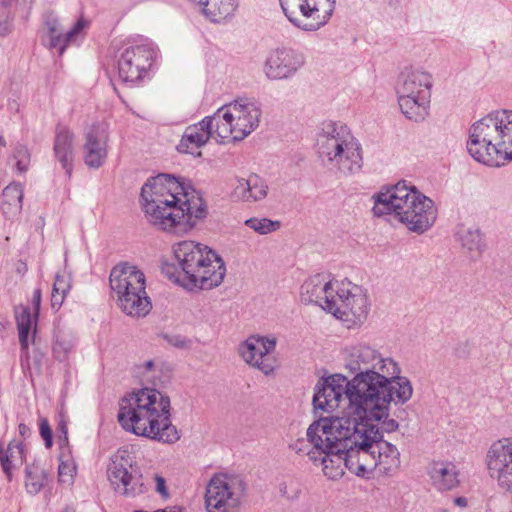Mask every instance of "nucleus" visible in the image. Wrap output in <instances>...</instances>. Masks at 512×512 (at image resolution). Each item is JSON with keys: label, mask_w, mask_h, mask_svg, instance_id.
I'll return each instance as SVG.
<instances>
[{"label": "nucleus", "mask_w": 512, "mask_h": 512, "mask_svg": "<svg viewBox=\"0 0 512 512\" xmlns=\"http://www.w3.org/2000/svg\"><path fill=\"white\" fill-rule=\"evenodd\" d=\"M382 421L355 415L322 422L309 431L315 450L310 460L322 466L329 479H340L347 468L358 477L369 479L374 471L393 475L400 466L397 447L383 440Z\"/></svg>", "instance_id": "1"}, {"label": "nucleus", "mask_w": 512, "mask_h": 512, "mask_svg": "<svg viewBox=\"0 0 512 512\" xmlns=\"http://www.w3.org/2000/svg\"><path fill=\"white\" fill-rule=\"evenodd\" d=\"M346 368L356 375L348 381L349 411L372 421H382L387 433L398 429L396 420L388 418L391 402L404 404L413 394L407 377L400 376V367L391 357H384L366 342L345 348Z\"/></svg>", "instance_id": "2"}, {"label": "nucleus", "mask_w": 512, "mask_h": 512, "mask_svg": "<svg viewBox=\"0 0 512 512\" xmlns=\"http://www.w3.org/2000/svg\"><path fill=\"white\" fill-rule=\"evenodd\" d=\"M141 199L147 220L175 234L189 231L207 214L201 194L170 174L150 178L141 189Z\"/></svg>", "instance_id": "3"}, {"label": "nucleus", "mask_w": 512, "mask_h": 512, "mask_svg": "<svg viewBox=\"0 0 512 512\" xmlns=\"http://www.w3.org/2000/svg\"><path fill=\"white\" fill-rule=\"evenodd\" d=\"M170 410L167 395L155 388L144 387L121 398L117 419L127 432L170 444L180 439L172 424Z\"/></svg>", "instance_id": "4"}, {"label": "nucleus", "mask_w": 512, "mask_h": 512, "mask_svg": "<svg viewBox=\"0 0 512 512\" xmlns=\"http://www.w3.org/2000/svg\"><path fill=\"white\" fill-rule=\"evenodd\" d=\"M172 250L180 271L175 273L173 265H163L162 271L169 279L189 290L213 289L223 282L226 274L225 263L207 245L184 240L175 243Z\"/></svg>", "instance_id": "5"}, {"label": "nucleus", "mask_w": 512, "mask_h": 512, "mask_svg": "<svg viewBox=\"0 0 512 512\" xmlns=\"http://www.w3.org/2000/svg\"><path fill=\"white\" fill-rule=\"evenodd\" d=\"M466 147L475 161L489 167L512 161V110L497 109L474 122Z\"/></svg>", "instance_id": "6"}, {"label": "nucleus", "mask_w": 512, "mask_h": 512, "mask_svg": "<svg viewBox=\"0 0 512 512\" xmlns=\"http://www.w3.org/2000/svg\"><path fill=\"white\" fill-rule=\"evenodd\" d=\"M375 216L393 214L410 231L422 234L437 218L434 202L405 180L381 190L373 196Z\"/></svg>", "instance_id": "7"}, {"label": "nucleus", "mask_w": 512, "mask_h": 512, "mask_svg": "<svg viewBox=\"0 0 512 512\" xmlns=\"http://www.w3.org/2000/svg\"><path fill=\"white\" fill-rule=\"evenodd\" d=\"M316 146L323 165L331 171L341 176L361 171L362 147L346 125L332 121L323 123Z\"/></svg>", "instance_id": "8"}, {"label": "nucleus", "mask_w": 512, "mask_h": 512, "mask_svg": "<svg viewBox=\"0 0 512 512\" xmlns=\"http://www.w3.org/2000/svg\"><path fill=\"white\" fill-rule=\"evenodd\" d=\"M432 74L421 66H407L399 74L396 93L401 112L409 120L419 122L429 113Z\"/></svg>", "instance_id": "9"}, {"label": "nucleus", "mask_w": 512, "mask_h": 512, "mask_svg": "<svg viewBox=\"0 0 512 512\" xmlns=\"http://www.w3.org/2000/svg\"><path fill=\"white\" fill-rule=\"evenodd\" d=\"M110 287L122 311L131 317H144L151 310L145 290V275L128 263L116 265L110 273Z\"/></svg>", "instance_id": "10"}, {"label": "nucleus", "mask_w": 512, "mask_h": 512, "mask_svg": "<svg viewBox=\"0 0 512 512\" xmlns=\"http://www.w3.org/2000/svg\"><path fill=\"white\" fill-rule=\"evenodd\" d=\"M262 109L254 99L240 98L220 107L214 113L216 136L227 140L241 141L249 136L260 123Z\"/></svg>", "instance_id": "11"}, {"label": "nucleus", "mask_w": 512, "mask_h": 512, "mask_svg": "<svg viewBox=\"0 0 512 512\" xmlns=\"http://www.w3.org/2000/svg\"><path fill=\"white\" fill-rule=\"evenodd\" d=\"M291 25L303 32H316L330 21L336 0H279Z\"/></svg>", "instance_id": "12"}, {"label": "nucleus", "mask_w": 512, "mask_h": 512, "mask_svg": "<svg viewBox=\"0 0 512 512\" xmlns=\"http://www.w3.org/2000/svg\"><path fill=\"white\" fill-rule=\"evenodd\" d=\"M157 48L148 38L139 36L129 40L118 56V74L128 84L142 80L156 58Z\"/></svg>", "instance_id": "13"}, {"label": "nucleus", "mask_w": 512, "mask_h": 512, "mask_svg": "<svg viewBox=\"0 0 512 512\" xmlns=\"http://www.w3.org/2000/svg\"><path fill=\"white\" fill-rule=\"evenodd\" d=\"M244 491V482L238 476L215 474L206 485L205 508L207 512H238Z\"/></svg>", "instance_id": "14"}, {"label": "nucleus", "mask_w": 512, "mask_h": 512, "mask_svg": "<svg viewBox=\"0 0 512 512\" xmlns=\"http://www.w3.org/2000/svg\"><path fill=\"white\" fill-rule=\"evenodd\" d=\"M106 472L115 492L123 496L135 497L146 491L135 458L127 449H118L110 456Z\"/></svg>", "instance_id": "15"}, {"label": "nucleus", "mask_w": 512, "mask_h": 512, "mask_svg": "<svg viewBox=\"0 0 512 512\" xmlns=\"http://www.w3.org/2000/svg\"><path fill=\"white\" fill-rule=\"evenodd\" d=\"M326 305L327 312L338 319L361 324L368 315V298L362 287L350 281H339L335 297Z\"/></svg>", "instance_id": "16"}, {"label": "nucleus", "mask_w": 512, "mask_h": 512, "mask_svg": "<svg viewBox=\"0 0 512 512\" xmlns=\"http://www.w3.org/2000/svg\"><path fill=\"white\" fill-rule=\"evenodd\" d=\"M89 22L80 17L65 33L62 32L61 23L54 12L43 15L42 42L49 50H56L62 56L70 45H78L86 35Z\"/></svg>", "instance_id": "17"}, {"label": "nucleus", "mask_w": 512, "mask_h": 512, "mask_svg": "<svg viewBox=\"0 0 512 512\" xmlns=\"http://www.w3.org/2000/svg\"><path fill=\"white\" fill-rule=\"evenodd\" d=\"M486 465L498 486L512 493V438H502L490 445Z\"/></svg>", "instance_id": "18"}, {"label": "nucleus", "mask_w": 512, "mask_h": 512, "mask_svg": "<svg viewBox=\"0 0 512 512\" xmlns=\"http://www.w3.org/2000/svg\"><path fill=\"white\" fill-rule=\"evenodd\" d=\"M348 381L344 376H331L319 381L314 388L312 401L315 412L330 413L334 411L339 407L344 395L350 402ZM349 408L350 404L343 417L353 418L355 416L349 411Z\"/></svg>", "instance_id": "19"}, {"label": "nucleus", "mask_w": 512, "mask_h": 512, "mask_svg": "<svg viewBox=\"0 0 512 512\" xmlns=\"http://www.w3.org/2000/svg\"><path fill=\"white\" fill-rule=\"evenodd\" d=\"M305 55L293 48L280 47L267 56L263 71L270 80L292 79L305 65Z\"/></svg>", "instance_id": "20"}, {"label": "nucleus", "mask_w": 512, "mask_h": 512, "mask_svg": "<svg viewBox=\"0 0 512 512\" xmlns=\"http://www.w3.org/2000/svg\"><path fill=\"white\" fill-rule=\"evenodd\" d=\"M275 347L274 338L253 335L240 344L239 353L247 364L268 375L275 368L274 359L271 356Z\"/></svg>", "instance_id": "21"}, {"label": "nucleus", "mask_w": 512, "mask_h": 512, "mask_svg": "<svg viewBox=\"0 0 512 512\" xmlns=\"http://www.w3.org/2000/svg\"><path fill=\"white\" fill-rule=\"evenodd\" d=\"M210 138H214L218 142L221 140L216 136V121L214 114L206 116L200 122L188 126L176 146L177 151L184 154L200 156L199 149L204 146Z\"/></svg>", "instance_id": "22"}, {"label": "nucleus", "mask_w": 512, "mask_h": 512, "mask_svg": "<svg viewBox=\"0 0 512 512\" xmlns=\"http://www.w3.org/2000/svg\"><path fill=\"white\" fill-rule=\"evenodd\" d=\"M109 132L104 124H94L84 135L83 160L93 169H98L108 157Z\"/></svg>", "instance_id": "23"}, {"label": "nucleus", "mask_w": 512, "mask_h": 512, "mask_svg": "<svg viewBox=\"0 0 512 512\" xmlns=\"http://www.w3.org/2000/svg\"><path fill=\"white\" fill-rule=\"evenodd\" d=\"M339 281L330 280L326 274H316L308 278L301 286V301L315 304L327 311L326 305L335 297Z\"/></svg>", "instance_id": "24"}, {"label": "nucleus", "mask_w": 512, "mask_h": 512, "mask_svg": "<svg viewBox=\"0 0 512 512\" xmlns=\"http://www.w3.org/2000/svg\"><path fill=\"white\" fill-rule=\"evenodd\" d=\"M74 150V133L68 127L58 125L55 130L53 152L68 177L72 175Z\"/></svg>", "instance_id": "25"}, {"label": "nucleus", "mask_w": 512, "mask_h": 512, "mask_svg": "<svg viewBox=\"0 0 512 512\" xmlns=\"http://www.w3.org/2000/svg\"><path fill=\"white\" fill-rule=\"evenodd\" d=\"M428 475L433 487L438 491H449L459 483V469L450 461H434L428 468Z\"/></svg>", "instance_id": "26"}, {"label": "nucleus", "mask_w": 512, "mask_h": 512, "mask_svg": "<svg viewBox=\"0 0 512 512\" xmlns=\"http://www.w3.org/2000/svg\"><path fill=\"white\" fill-rule=\"evenodd\" d=\"M203 15L214 23H221L231 18L238 8V0H191Z\"/></svg>", "instance_id": "27"}, {"label": "nucleus", "mask_w": 512, "mask_h": 512, "mask_svg": "<svg viewBox=\"0 0 512 512\" xmlns=\"http://www.w3.org/2000/svg\"><path fill=\"white\" fill-rule=\"evenodd\" d=\"M26 457L27 447L24 443L14 439L4 448L0 442V464L9 480L12 478L13 471L23 465Z\"/></svg>", "instance_id": "28"}, {"label": "nucleus", "mask_w": 512, "mask_h": 512, "mask_svg": "<svg viewBox=\"0 0 512 512\" xmlns=\"http://www.w3.org/2000/svg\"><path fill=\"white\" fill-rule=\"evenodd\" d=\"M456 237L471 259L480 257L485 244L483 236L477 227L461 225L457 230Z\"/></svg>", "instance_id": "29"}, {"label": "nucleus", "mask_w": 512, "mask_h": 512, "mask_svg": "<svg viewBox=\"0 0 512 512\" xmlns=\"http://www.w3.org/2000/svg\"><path fill=\"white\" fill-rule=\"evenodd\" d=\"M47 481V472L37 459L25 468V487L29 494L36 495Z\"/></svg>", "instance_id": "30"}, {"label": "nucleus", "mask_w": 512, "mask_h": 512, "mask_svg": "<svg viewBox=\"0 0 512 512\" xmlns=\"http://www.w3.org/2000/svg\"><path fill=\"white\" fill-rule=\"evenodd\" d=\"M23 186L20 183L13 182L6 186L2 193L4 205H8L12 214L20 213L23 204Z\"/></svg>", "instance_id": "31"}, {"label": "nucleus", "mask_w": 512, "mask_h": 512, "mask_svg": "<svg viewBox=\"0 0 512 512\" xmlns=\"http://www.w3.org/2000/svg\"><path fill=\"white\" fill-rule=\"evenodd\" d=\"M60 463L58 467L59 481L64 484H72L76 475L77 466L70 453L62 451L59 457Z\"/></svg>", "instance_id": "32"}, {"label": "nucleus", "mask_w": 512, "mask_h": 512, "mask_svg": "<svg viewBox=\"0 0 512 512\" xmlns=\"http://www.w3.org/2000/svg\"><path fill=\"white\" fill-rule=\"evenodd\" d=\"M15 318L17 328L25 327L28 330H32L33 334L36 333L38 316L31 311L29 306H17L15 308Z\"/></svg>", "instance_id": "33"}, {"label": "nucleus", "mask_w": 512, "mask_h": 512, "mask_svg": "<svg viewBox=\"0 0 512 512\" xmlns=\"http://www.w3.org/2000/svg\"><path fill=\"white\" fill-rule=\"evenodd\" d=\"M333 419H340V417L321 418L318 421L313 422L307 429V432H306L307 438L306 439H304V438L297 439L296 441L289 444V448L298 454H300V453L306 454L310 458L309 453L312 452L313 450H315L314 444L310 441V437H309L310 429L313 428V426L316 424L332 421Z\"/></svg>", "instance_id": "34"}, {"label": "nucleus", "mask_w": 512, "mask_h": 512, "mask_svg": "<svg viewBox=\"0 0 512 512\" xmlns=\"http://www.w3.org/2000/svg\"><path fill=\"white\" fill-rule=\"evenodd\" d=\"M244 224L260 235H266L277 231L281 224L279 221H273L268 218L252 217L245 220Z\"/></svg>", "instance_id": "35"}, {"label": "nucleus", "mask_w": 512, "mask_h": 512, "mask_svg": "<svg viewBox=\"0 0 512 512\" xmlns=\"http://www.w3.org/2000/svg\"><path fill=\"white\" fill-rule=\"evenodd\" d=\"M11 159L14 161V167L20 174L25 173L30 165L31 154L26 145L17 143L13 148Z\"/></svg>", "instance_id": "36"}, {"label": "nucleus", "mask_w": 512, "mask_h": 512, "mask_svg": "<svg viewBox=\"0 0 512 512\" xmlns=\"http://www.w3.org/2000/svg\"><path fill=\"white\" fill-rule=\"evenodd\" d=\"M249 186V193H251L250 202L259 201L266 197L268 186L258 175L253 174L249 176Z\"/></svg>", "instance_id": "37"}, {"label": "nucleus", "mask_w": 512, "mask_h": 512, "mask_svg": "<svg viewBox=\"0 0 512 512\" xmlns=\"http://www.w3.org/2000/svg\"><path fill=\"white\" fill-rule=\"evenodd\" d=\"M73 347L74 344L70 339L57 337L53 344V353L58 360L63 361L67 358Z\"/></svg>", "instance_id": "38"}, {"label": "nucleus", "mask_w": 512, "mask_h": 512, "mask_svg": "<svg viewBox=\"0 0 512 512\" xmlns=\"http://www.w3.org/2000/svg\"><path fill=\"white\" fill-rule=\"evenodd\" d=\"M14 28V15L11 10L0 9V37L8 36Z\"/></svg>", "instance_id": "39"}, {"label": "nucleus", "mask_w": 512, "mask_h": 512, "mask_svg": "<svg viewBox=\"0 0 512 512\" xmlns=\"http://www.w3.org/2000/svg\"><path fill=\"white\" fill-rule=\"evenodd\" d=\"M249 187V177L238 179L232 192L233 197L237 200L250 202Z\"/></svg>", "instance_id": "40"}, {"label": "nucleus", "mask_w": 512, "mask_h": 512, "mask_svg": "<svg viewBox=\"0 0 512 512\" xmlns=\"http://www.w3.org/2000/svg\"><path fill=\"white\" fill-rule=\"evenodd\" d=\"M17 329H18L19 342H20V346H21V353L26 358H28L29 338L31 337V339L34 340L35 334H33L32 330H28L25 327L17 328Z\"/></svg>", "instance_id": "41"}, {"label": "nucleus", "mask_w": 512, "mask_h": 512, "mask_svg": "<svg viewBox=\"0 0 512 512\" xmlns=\"http://www.w3.org/2000/svg\"><path fill=\"white\" fill-rule=\"evenodd\" d=\"M279 489L281 494L289 500L298 498L300 493L299 486L294 481L281 483Z\"/></svg>", "instance_id": "42"}, {"label": "nucleus", "mask_w": 512, "mask_h": 512, "mask_svg": "<svg viewBox=\"0 0 512 512\" xmlns=\"http://www.w3.org/2000/svg\"><path fill=\"white\" fill-rule=\"evenodd\" d=\"M40 435L45 441V446L50 448L52 446V430L49 426L47 419L43 418L39 423Z\"/></svg>", "instance_id": "43"}, {"label": "nucleus", "mask_w": 512, "mask_h": 512, "mask_svg": "<svg viewBox=\"0 0 512 512\" xmlns=\"http://www.w3.org/2000/svg\"><path fill=\"white\" fill-rule=\"evenodd\" d=\"M57 430L60 432V435L58 437L60 445L61 446L66 445L68 447L67 420L62 413L59 415Z\"/></svg>", "instance_id": "44"}, {"label": "nucleus", "mask_w": 512, "mask_h": 512, "mask_svg": "<svg viewBox=\"0 0 512 512\" xmlns=\"http://www.w3.org/2000/svg\"><path fill=\"white\" fill-rule=\"evenodd\" d=\"M70 284L65 276L57 274L53 284V291L65 294L69 291Z\"/></svg>", "instance_id": "45"}, {"label": "nucleus", "mask_w": 512, "mask_h": 512, "mask_svg": "<svg viewBox=\"0 0 512 512\" xmlns=\"http://www.w3.org/2000/svg\"><path fill=\"white\" fill-rule=\"evenodd\" d=\"M154 362L152 360L145 361L143 365L138 367L139 373L143 377L144 380L150 382L152 380L153 375L150 373L154 370Z\"/></svg>", "instance_id": "46"}, {"label": "nucleus", "mask_w": 512, "mask_h": 512, "mask_svg": "<svg viewBox=\"0 0 512 512\" xmlns=\"http://www.w3.org/2000/svg\"><path fill=\"white\" fill-rule=\"evenodd\" d=\"M32 307L31 311L36 314V316L39 315L40 310V304H41V290L39 288L35 289L32 294L31 299Z\"/></svg>", "instance_id": "47"}, {"label": "nucleus", "mask_w": 512, "mask_h": 512, "mask_svg": "<svg viewBox=\"0 0 512 512\" xmlns=\"http://www.w3.org/2000/svg\"><path fill=\"white\" fill-rule=\"evenodd\" d=\"M65 294H62V293H59V292H54L52 290V295H51V305L53 308H60L63 301H64V298H65Z\"/></svg>", "instance_id": "48"}, {"label": "nucleus", "mask_w": 512, "mask_h": 512, "mask_svg": "<svg viewBox=\"0 0 512 512\" xmlns=\"http://www.w3.org/2000/svg\"><path fill=\"white\" fill-rule=\"evenodd\" d=\"M156 491L162 495H167L165 479L161 476H156Z\"/></svg>", "instance_id": "49"}, {"label": "nucleus", "mask_w": 512, "mask_h": 512, "mask_svg": "<svg viewBox=\"0 0 512 512\" xmlns=\"http://www.w3.org/2000/svg\"><path fill=\"white\" fill-rule=\"evenodd\" d=\"M18 432L23 438H28L31 435V429L24 423L19 424Z\"/></svg>", "instance_id": "50"}, {"label": "nucleus", "mask_w": 512, "mask_h": 512, "mask_svg": "<svg viewBox=\"0 0 512 512\" xmlns=\"http://www.w3.org/2000/svg\"><path fill=\"white\" fill-rule=\"evenodd\" d=\"M402 0H384L385 5L393 11L400 8Z\"/></svg>", "instance_id": "51"}, {"label": "nucleus", "mask_w": 512, "mask_h": 512, "mask_svg": "<svg viewBox=\"0 0 512 512\" xmlns=\"http://www.w3.org/2000/svg\"><path fill=\"white\" fill-rule=\"evenodd\" d=\"M454 504L459 507H466L468 504V501L465 497L460 496V497H456L454 499Z\"/></svg>", "instance_id": "52"}, {"label": "nucleus", "mask_w": 512, "mask_h": 512, "mask_svg": "<svg viewBox=\"0 0 512 512\" xmlns=\"http://www.w3.org/2000/svg\"><path fill=\"white\" fill-rule=\"evenodd\" d=\"M15 0H0V9L11 10V6Z\"/></svg>", "instance_id": "53"}, {"label": "nucleus", "mask_w": 512, "mask_h": 512, "mask_svg": "<svg viewBox=\"0 0 512 512\" xmlns=\"http://www.w3.org/2000/svg\"><path fill=\"white\" fill-rule=\"evenodd\" d=\"M24 4L28 5V8L31 9L34 0H21Z\"/></svg>", "instance_id": "54"}, {"label": "nucleus", "mask_w": 512, "mask_h": 512, "mask_svg": "<svg viewBox=\"0 0 512 512\" xmlns=\"http://www.w3.org/2000/svg\"><path fill=\"white\" fill-rule=\"evenodd\" d=\"M6 145V142L4 140V137L0 135V148L4 147Z\"/></svg>", "instance_id": "55"}, {"label": "nucleus", "mask_w": 512, "mask_h": 512, "mask_svg": "<svg viewBox=\"0 0 512 512\" xmlns=\"http://www.w3.org/2000/svg\"><path fill=\"white\" fill-rule=\"evenodd\" d=\"M63 512H74V510L72 508L67 507L63 510Z\"/></svg>", "instance_id": "56"}, {"label": "nucleus", "mask_w": 512, "mask_h": 512, "mask_svg": "<svg viewBox=\"0 0 512 512\" xmlns=\"http://www.w3.org/2000/svg\"><path fill=\"white\" fill-rule=\"evenodd\" d=\"M5 329V326L2 322H0V333Z\"/></svg>", "instance_id": "57"}]
</instances>
